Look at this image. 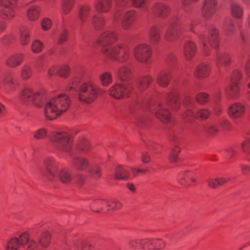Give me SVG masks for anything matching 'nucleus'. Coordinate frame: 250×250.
<instances>
[{
  "label": "nucleus",
  "instance_id": "nucleus-1",
  "mask_svg": "<svg viewBox=\"0 0 250 250\" xmlns=\"http://www.w3.org/2000/svg\"><path fill=\"white\" fill-rule=\"evenodd\" d=\"M56 150L67 153L72 156L77 151L84 154L73 159L72 165L77 170L83 171L88 169V172L94 178H99L101 175L100 167L95 164V156L90 151L89 142L85 139L80 140L75 147L72 146V139L68 132H52L49 137Z\"/></svg>",
  "mask_w": 250,
  "mask_h": 250
},
{
  "label": "nucleus",
  "instance_id": "nucleus-2",
  "mask_svg": "<svg viewBox=\"0 0 250 250\" xmlns=\"http://www.w3.org/2000/svg\"><path fill=\"white\" fill-rule=\"evenodd\" d=\"M19 99L25 104H32L39 108L44 106L45 117L49 120H53L60 116L68 109L70 104V101L65 94H61L50 98L44 89L34 92L27 86L20 91Z\"/></svg>",
  "mask_w": 250,
  "mask_h": 250
},
{
  "label": "nucleus",
  "instance_id": "nucleus-3",
  "mask_svg": "<svg viewBox=\"0 0 250 250\" xmlns=\"http://www.w3.org/2000/svg\"><path fill=\"white\" fill-rule=\"evenodd\" d=\"M117 40L115 33L108 30L101 34L98 42L105 57L119 62H125L130 57L129 48L124 43L115 44Z\"/></svg>",
  "mask_w": 250,
  "mask_h": 250
},
{
  "label": "nucleus",
  "instance_id": "nucleus-4",
  "mask_svg": "<svg viewBox=\"0 0 250 250\" xmlns=\"http://www.w3.org/2000/svg\"><path fill=\"white\" fill-rule=\"evenodd\" d=\"M79 77L71 78L65 87V90L70 94L78 96L79 100L83 102L90 103L93 102L98 94H102V91L94 85L88 82L80 84Z\"/></svg>",
  "mask_w": 250,
  "mask_h": 250
},
{
  "label": "nucleus",
  "instance_id": "nucleus-5",
  "mask_svg": "<svg viewBox=\"0 0 250 250\" xmlns=\"http://www.w3.org/2000/svg\"><path fill=\"white\" fill-rule=\"evenodd\" d=\"M195 24L196 23L193 22L189 24L183 17L173 16L167 25L165 39L172 41L189 36L188 31L195 32L197 30L194 27Z\"/></svg>",
  "mask_w": 250,
  "mask_h": 250
},
{
  "label": "nucleus",
  "instance_id": "nucleus-6",
  "mask_svg": "<svg viewBox=\"0 0 250 250\" xmlns=\"http://www.w3.org/2000/svg\"><path fill=\"white\" fill-rule=\"evenodd\" d=\"M117 75L123 83H116L111 86L108 90L109 95L116 99L129 97L135 90L132 83L128 82L130 78V69L126 66L123 65L120 67Z\"/></svg>",
  "mask_w": 250,
  "mask_h": 250
},
{
  "label": "nucleus",
  "instance_id": "nucleus-7",
  "mask_svg": "<svg viewBox=\"0 0 250 250\" xmlns=\"http://www.w3.org/2000/svg\"><path fill=\"white\" fill-rule=\"evenodd\" d=\"M44 168L40 169L41 173L48 180L53 181L59 178L63 183H68L72 179L69 171L65 169L59 170L60 164L53 157H47L44 161Z\"/></svg>",
  "mask_w": 250,
  "mask_h": 250
},
{
  "label": "nucleus",
  "instance_id": "nucleus-8",
  "mask_svg": "<svg viewBox=\"0 0 250 250\" xmlns=\"http://www.w3.org/2000/svg\"><path fill=\"white\" fill-rule=\"evenodd\" d=\"M198 37L201 49L206 56L210 54L211 47L217 48L219 45V31L213 25L204 28L198 33Z\"/></svg>",
  "mask_w": 250,
  "mask_h": 250
},
{
  "label": "nucleus",
  "instance_id": "nucleus-9",
  "mask_svg": "<svg viewBox=\"0 0 250 250\" xmlns=\"http://www.w3.org/2000/svg\"><path fill=\"white\" fill-rule=\"evenodd\" d=\"M139 108L148 110L150 112L155 114L158 118L165 123L171 122L169 112L160 104L153 102H135L130 107V110L132 112Z\"/></svg>",
  "mask_w": 250,
  "mask_h": 250
},
{
  "label": "nucleus",
  "instance_id": "nucleus-10",
  "mask_svg": "<svg viewBox=\"0 0 250 250\" xmlns=\"http://www.w3.org/2000/svg\"><path fill=\"white\" fill-rule=\"evenodd\" d=\"M118 8L128 7L132 3L135 7L142 8L147 10L146 0H114ZM110 0H96L94 3V7L96 11L101 13L108 12L111 8Z\"/></svg>",
  "mask_w": 250,
  "mask_h": 250
},
{
  "label": "nucleus",
  "instance_id": "nucleus-11",
  "mask_svg": "<svg viewBox=\"0 0 250 250\" xmlns=\"http://www.w3.org/2000/svg\"><path fill=\"white\" fill-rule=\"evenodd\" d=\"M242 77V74L238 69H235L230 76L229 82L230 85L225 89L227 95L232 98H235L241 95L240 88L238 83Z\"/></svg>",
  "mask_w": 250,
  "mask_h": 250
},
{
  "label": "nucleus",
  "instance_id": "nucleus-12",
  "mask_svg": "<svg viewBox=\"0 0 250 250\" xmlns=\"http://www.w3.org/2000/svg\"><path fill=\"white\" fill-rule=\"evenodd\" d=\"M147 171L146 168L133 167L131 168V176L127 167L119 166L116 168L114 178L119 180L131 179L139 174H145Z\"/></svg>",
  "mask_w": 250,
  "mask_h": 250
},
{
  "label": "nucleus",
  "instance_id": "nucleus-13",
  "mask_svg": "<svg viewBox=\"0 0 250 250\" xmlns=\"http://www.w3.org/2000/svg\"><path fill=\"white\" fill-rule=\"evenodd\" d=\"M242 23L238 22L237 27L239 30L240 42L243 46V50L244 53L249 56L248 60L245 65V70L247 77H250V42L248 36L241 29Z\"/></svg>",
  "mask_w": 250,
  "mask_h": 250
},
{
  "label": "nucleus",
  "instance_id": "nucleus-14",
  "mask_svg": "<svg viewBox=\"0 0 250 250\" xmlns=\"http://www.w3.org/2000/svg\"><path fill=\"white\" fill-rule=\"evenodd\" d=\"M16 0H2L0 8V17L4 20L12 19L15 14Z\"/></svg>",
  "mask_w": 250,
  "mask_h": 250
},
{
  "label": "nucleus",
  "instance_id": "nucleus-15",
  "mask_svg": "<svg viewBox=\"0 0 250 250\" xmlns=\"http://www.w3.org/2000/svg\"><path fill=\"white\" fill-rule=\"evenodd\" d=\"M151 55L150 47L145 43H140L134 50V56L136 59L142 63L147 62Z\"/></svg>",
  "mask_w": 250,
  "mask_h": 250
},
{
  "label": "nucleus",
  "instance_id": "nucleus-16",
  "mask_svg": "<svg viewBox=\"0 0 250 250\" xmlns=\"http://www.w3.org/2000/svg\"><path fill=\"white\" fill-rule=\"evenodd\" d=\"M218 8L217 0H204L202 7V15L206 20L212 19Z\"/></svg>",
  "mask_w": 250,
  "mask_h": 250
},
{
  "label": "nucleus",
  "instance_id": "nucleus-17",
  "mask_svg": "<svg viewBox=\"0 0 250 250\" xmlns=\"http://www.w3.org/2000/svg\"><path fill=\"white\" fill-rule=\"evenodd\" d=\"M16 87V83L10 73L0 77V92L7 94L15 89Z\"/></svg>",
  "mask_w": 250,
  "mask_h": 250
},
{
  "label": "nucleus",
  "instance_id": "nucleus-18",
  "mask_svg": "<svg viewBox=\"0 0 250 250\" xmlns=\"http://www.w3.org/2000/svg\"><path fill=\"white\" fill-rule=\"evenodd\" d=\"M195 104V102L190 96H187L184 98L183 102V107L185 110V113L183 115V118H187L188 120H190L195 117L193 111Z\"/></svg>",
  "mask_w": 250,
  "mask_h": 250
},
{
  "label": "nucleus",
  "instance_id": "nucleus-19",
  "mask_svg": "<svg viewBox=\"0 0 250 250\" xmlns=\"http://www.w3.org/2000/svg\"><path fill=\"white\" fill-rule=\"evenodd\" d=\"M165 100L167 106L174 110H177L181 106L178 92L175 89L171 90L167 94Z\"/></svg>",
  "mask_w": 250,
  "mask_h": 250
},
{
  "label": "nucleus",
  "instance_id": "nucleus-20",
  "mask_svg": "<svg viewBox=\"0 0 250 250\" xmlns=\"http://www.w3.org/2000/svg\"><path fill=\"white\" fill-rule=\"evenodd\" d=\"M137 17V16L135 11H127L124 15L121 21L122 28L125 30L130 29L136 20Z\"/></svg>",
  "mask_w": 250,
  "mask_h": 250
},
{
  "label": "nucleus",
  "instance_id": "nucleus-21",
  "mask_svg": "<svg viewBox=\"0 0 250 250\" xmlns=\"http://www.w3.org/2000/svg\"><path fill=\"white\" fill-rule=\"evenodd\" d=\"M152 13L155 16L165 18L167 16L170 12L168 5L163 3H156L152 7Z\"/></svg>",
  "mask_w": 250,
  "mask_h": 250
},
{
  "label": "nucleus",
  "instance_id": "nucleus-22",
  "mask_svg": "<svg viewBox=\"0 0 250 250\" xmlns=\"http://www.w3.org/2000/svg\"><path fill=\"white\" fill-rule=\"evenodd\" d=\"M24 60V54L15 53L9 55L5 60V64L10 68H16L20 65Z\"/></svg>",
  "mask_w": 250,
  "mask_h": 250
},
{
  "label": "nucleus",
  "instance_id": "nucleus-23",
  "mask_svg": "<svg viewBox=\"0 0 250 250\" xmlns=\"http://www.w3.org/2000/svg\"><path fill=\"white\" fill-rule=\"evenodd\" d=\"M245 111V106L241 103H236L230 105L228 114L230 118L237 119L241 117L244 114Z\"/></svg>",
  "mask_w": 250,
  "mask_h": 250
},
{
  "label": "nucleus",
  "instance_id": "nucleus-24",
  "mask_svg": "<svg viewBox=\"0 0 250 250\" xmlns=\"http://www.w3.org/2000/svg\"><path fill=\"white\" fill-rule=\"evenodd\" d=\"M178 180L182 185L191 186L195 181L194 174L189 171L181 172L178 175Z\"/></svg>",
  "mask_w": 250,
  "mask_h": 250
},
{
  "label": "nucleus",
  "instance_id": "nucleus-25",
  "mask_svg": "<svg viewBox=\"0 0 250 250\" xmlns=\"http://www.w3.org/2000/svg\"><path fill=\"white\" fill-rule=\"evenodd\" d=\"M215 61L217 66H228L231 62L230 55L225 51H217L216 53Z\"/></svg>",
  "mask_w": 250,
  "mask_h": 250
},
{
  "label": "nucleus",
  "instance_id": "nucleus-26",
  "mask_svg": "<svg viewBox=\"0 0 250 250\" xmlns=\"http://www.w3.org/2000/svg\"><path fill=\"white\" fill-rule=\"evenodd\" d=\"M69 74V68L66 65H63L62 67L53 65L51 66L48 71V75L52 76L56 74H58L60 76L66 77Z\"/></svg>",
  "mask_w": 250,
  "mask_h": 250
},
{
  "label": "nucleus",
  "instance_id": "nucleus-27",
  "mask_svg": "<svg viewBox=\"0 0 250 250\" xmlns=\"http://www.w3.org/2000/svg\"><path fill=\"white\" fill-rule=\"evenodd\" d=\"M236 30L234 22L230 18H227L225 20L223 31L225 36L230 37L234 35Z\"/></svg>",
  "mask_w": 250,
  "mask_h": 250
},
{
  "label": "nucleus",
  "instance_id": "nucleus-28",
  "mask_svg": "<svg viewBox=\"0 0 250 250\" xmlns=\"http://www.w3.org/2000/svg\"><path fill=\"white\" fill-rule=\"evenodd\" d=\"M196 51L195 44L191 41H186L183 47V54L187 60H191Z\"/></svg>",
  "mask_w": 250,
  "mask_h": 250
},
{
  "label": "nucleus",
  "instance_id": "nucleus-29",
  "mask_svg": "<svg viewBox=\"0 0 250 250\" xmlns=\"http://www.w3.org/2000/svg\"><path fill=\"white\" fill-rule=\"evenodd\" d=\"M210 72V67L207 63H201L195 68L194 71L195 77L204 78L208 77Z\"/></svg>",
  "mask_w": 250,
  "mask_h": 250
},
{
  "label": "nucleus",
  "instance_id": "nucleus-30",
  "mask_svg": "<svg viewBox=\"0 0 250 250\" xmlns=\"http://www.w3.org/2000/svg\"><path fill=\"white\" fill-rule=\"evenodd\" d=\"M161 27L153 26L149 30V40L152 44H157L160 40V28Z\"/></svg>",
  "mask_w": 250,
  "mask_h": 250
},
{
  "label": "nucleus",
  "instance_id": "nucleus-31",
  "mask_svg": "<svg viewBox=\"0 0 250 250\" xmlns=\"http://www.w3.org/2000/svg\"><path fill=\"white\" fill-rule=\"evenodd\" d=\"M170 79V72L168 70H165L161 72L156 79L157 83L163 87L167 85Z\"/></svg>",
  "mask_w": 250,
  "mask_h": 250
},
{
  "label": "nucleus",
  "instance_id": "nucleus-32",
  "mask_svg": "<svg viewBox=\"0 0 250 250\" xmlns=\"http://www.w3.org/2000/svg\"><path fill=\"white\" fill-rule=\"evenodd\" d=\"M40 7L37 5H33L29 7L27 10V16L31 21H35L39 16L40 13Z\"/></svg>",
  "mask_w": 250,
  "mask_h": 250
},
{
  "label": "nucleus",
  "instance_id": "nucleus-33",
  "mask_svg": "<svg viewBox=\"0 0 250 250\" xmlns=\"http://www.w3.org/2000/svg\"><path fill=\"white\" fill-rule=\"evenodd\" d=\"M92 23L96 30L100 31L104 27L105 21L104 16L96 14L93 17Z\"/></svg>",
  "mask_w": 250,
  "mask_h": 250
},
{
  "label": "nucleus",
  "instance_id": "nucleus-34",
  "mask_svg": "<svg viewBox=\"0 0 250 250\" xmlns=\"http://www.w3.org/2000/svg\"><path fill=\"white\" fill-rule=\"evenodd\" d=\"M38 240L40 245L42 248L47 247L51 240L50 233L47 230L43 231L38 237Z\"/></svg>",
  "mask_w": 250,
  "mask_h": 250
},
{
  "label": "nucleus",
  "instance_id": "nucleus-35",
  "mask_svg": "<svg viewBox=\"0 0 250 250\" xmlns=\"http://www.w3.org/2000/svg\"><path fill=\"white\" fill-rule=\"evenodd\" d=\"M228 180L229 179L226 177H218L209 178L207 180V183L210 188H216L227 183Z\"/></svg>",
  "mask_w": 250,
  "mask_h": 250
},
{
  "label": "nucleus",
  "instance_id": "nucleus-36",
  "mask_svg": "<svg viewBox=\"0 0 250 250\" xmlns=\"http://www.w3.org/2000/svg\"><path fill=\"white\" fill-rule=\"evenodd\" d=\"M221 99V92L220 90H216L213 94V101L214 105L213 106V112L216 115H219L222 112V109L221 105L218 104Z\"/></svg>",
  "mask_w": 250,
  "mask_h": 250
},
{
  "label": "nucleus",
  "instance_id": "nucleus-37",
  "mask_svg": "<svg viewBox=\"0 0 250 250\" xmlns=\"http://www.w3.org/2000/svg\"><path fill=\"white\" fill-rule=\"evenodd\" d=\"M152 80L149 76L138 79L136 83L135 89L142 91L146 88Z\"/></svg>",
  "mask_w": 250,
  "mask_h": 250
},
{
  "label": "nucleus",
  "instance_id": "nucleus-38",
  "mask_svg": "<svg viewBox=\"0 0 250 250\" xmlns=\"http://www.w3.org/2000/svg\"><path fill=\"white\" fill-rule=\"evenodd\" d=\"M244 137L245 140L242 144V149L248 159L250 161V130L244 135Z\"/></svg>",
  "mask_w": 250,
  "mask_h": 250
},
{
  "label": "nucleus",
  "instance_id": "nucleus-39",
  "mask_svg": "<svg viewBox=\"0 0 250 250\" xmlns=\"http://www.w3.org/2000/svg\"><path fill=\"white\" fill-rule=\"evenodd\" d=\"M200 131L213 135L219 130L218 125L214 124H209L200 127Z\"/></svg>",
  "mask_w": 250,
  "mask_h": 250
},
{
  "label": "nucleus",
  "instance_id": "nucleus-40",
  "mask_svg": "<svg viewBox=\"0 0 250 250\" xmlns=\"http://www.w3.org/2000/svg\"><path fill=\"white\" fill-rule=\"evenodd\" d=\"M75 0H62L61 2V13L66 15L73 8Z\"/></svg>",
  "mask_w": 250,
  "mask_h": 250
},
{
  "label": "nucleus",
  "instance_id": "nucleus-41",
  "mask_svg": "<svg viewBox=\"0 0 250 250\" xmlns=\"http://www.w3.org/2000/svg\"><path fill=\"white\" fill-rule=\"evenodd\" d=\"M230 10L232 16L236 19H241L243 17V8L237 3L231 2Z\"/></svg>",
  "mask_w": 250,
  "mask_h": 250
},
{
  "label": "nucleus",
  "instance_id": "nucleus-42",
  "mask_svg": "<svg viewBox=\"0 0 250 250\" xmlns=\"http://www.w3.org/2000/svg\"><path fill=\"white\" fill-rule=\"evenodd\" d=\"M33 74L31 66L29 63L24 64L21 70V78L23 80L29 79Z\"/></svg>",
  "mask_w": 250,
  "mask_h": 250
},
{
  "label": "nucleus",
  "instance_id": "nucleus-43",
  "mask_svg": "<svg viewBox=\"0 0 250 250\" xmlns=\"http://www.w3.org/2000/svg\"><path fill=\"white\" fill-rule=\"evenodd\" d=\"M90 11L89 6L84 5L80 7L78 16L79 19L82 22H84L89 17Z\"/></svg>",
  "mask_w": 250,
  "mask_h": 250
},
{
  "label": "nucleus",
  "instance_id": "nucleus-44",
  "mask_svg": "<svg viewBox=\"0 0 250 250\" xmlns=\"http://www.w3.org/2000/svg\"><path fill=\"white\" fill-rule=\"evenodd\" d=\"M108 202L105 200H96L91 205V209L94 211L100 212L104 207H107Z\"/></svg>",
  "mask_w": 250,
  "mask_h": 250
},
{
  "label": "nucleus",
  "instance_id": "nucleus-45",
  "mask_svg": "<svg viewBox=\"0 0 250 250\" xmlns=\"http://www.w3.org/2000/svg\"><path fill=\"white\" fill-rule=\"evenodd\" d=\"M20 42L22 45H27L30 40V31L26 27H23L21 30Z\"/></svg>",
  "mask_w": 250,
  "mask_h": 250
},
{
  "label": "nucleus",
  "instance_id": "nucleus-46",
  "mask_svg": "<svg viewBox=\"0 0 250 250\" xmlns=\"http://www.w3.org/2000/svg\"><path fill=\"white\" fill-rule=\"evenodd\" d=\"M54 35L57 34L58 36V43L61 44L64 42L67 39L68 33L67 30L65 27L62 26L57 32L53 33Z\"/></svg>",
  "mask_w": 250,
  "mask_h": 250
},
{
  "label": "nucleus",
  "instance_id": "nucleus-47",
  "mask_svg": "<svg viewBox=\"0 0 250 250\" xmlns=\"http://www.w3.org/2000/svg\"><path fill=\"white\" fill-rule=\"evenodd\" d=\"M100 79L103 86H106L112 82L111 74L108 72H103L100 76Z\"/></svg>",
  "mask_w": 250,
  "mask_h": 250
},
{
  "label": "nucleus",
  "instance_id": "nucleus-48",
  "mask_svg": "<svg viewBox=\"0 0 250 250\" xmlns=\"http://www.w3.org/2000/svg\"><path fill=\"white\" fill-rule=\"evenodd\" d=\"M152 238L141 239V249L153 250Z\"/></svg>",
  "mask_w": 250,
  "mask_h": 250
},
{
  "label": "nucleus",
  "instance_id": "nucleus-49",
  "mask_svg": "<svg viewBox=\"0 0 250 250\" xmlns=\"http://www.w3.org/2000/svg\"><path fill=\"white\" fill-rule=\"evenodd\" d=\"M33 136L38 140L45 139L47 136V130L45 128H41L34 132Z\"/></svg>",
  "mask_w": 250,
  "mask_h": 250
},
{
  "label": "nucleus",
  "instance_id": "nucleus-50",
  "mask_svg": "<svg viewBox=\"0 0 250 250\" xmlns=\"http://www.w3.org/2000/svg\"><path fill=\"white\" fill-rule=\"evenodd\" d=\"M166 243L160 238H152L153 250H160L165 247Z\"/></svg>",
  "mask_w": 250,
  "mask_h": 250
},
{
  "label": "nucleus",
  "instance_id": "nucleus-51",
  "mask_svg": "<svg viewBox=\"0 0 250 250\" xmlns=\"http://www.w3.org/2000/svg\"><path fill=\"white\" fill-rule=\"evenodd\" d=\"M43 48L42 43L39 40H35L32 43L31 50L35 53H39Z\"/></svg>",
  "mask_w": 250,
  "mask_h": 250
},
{
  "label": "nucleus",
  "instance_id": "nucleus-52",
  "mask_svg": "<svg viewBox=\"0 0 250 250\" xmlns=\"http://www.w3.org/2000/svg\"><path fill=\"white\" fill-rule=\"evenodd\" d=\"M183 10L185 13H188L189 11V6L191 2H196L199 0H180Z\"/></svg>",
  "mask_w": 250,
  "mask_h": 250
},
{
  "label": "nucleus",
  "instance_id": "nucleus-53",
  "mask_svg": "<svg viewBox=\"0 0 250 250\" xmlns=\"http://www.w3.org/2000/svg\"><path fill=\"white\" fill-rule=\"evenodd\" d=\"M180 152V148L176 146L171 151L169 155V160L171 162H176L178 159V154Z\"/></svg>",
  "mask_w": 250,
  "mask_h": 250
},
{
  "label": "nucleus",
  "instance_id": "nucleus-54",
  "mask_svg": "<svg viewBox=\"0 0 250 250\" xmlns=\"http://www.w3.org/2000/svg\"><path fill=\"white\" fill-rule=\"evenodd\" d=\"M141 239H130L128 242L129 247L132 249H141Z\"/></svg>",
  "mask_w": 250,
  "mask_h": 250
},
{
  "label": "nucleus",
  "instance_id": "nucleus-55",
  "mask_svg": "<svg viewBox=\"0 0 250 250\" xmlns=\"http://www.w3.org/2000/svg\"><path fill=\"white\" fill-rule=\"evenodd\" d=\"M121 207V203L114 200L108 202L107 210H116L120 208Z\"/></svg>",
  "mask_w": 250,
  "mask_h": 250
},
{
  "label": "nucleus",
  "instance_id": "nucleus-56",
  "mask_svg": "<svg viewBox=\"0 0 250 250\" xmlns=\"http://www.w3.org/2000/svg\"><path fill=\"white\" fill-rule=\"evenodd\" d=\"M196 101L200 104H205L208 101V95L206 93H200L196 97Z\"/></svg>",
  "mask_w": 250,
  "mask_h": 250
},
{
  "label": "nucleus",
  "instance_id": "nucleus-57",
  "mask_svg": "<svg viewBox=\"0 0 250 250\" xmlns=\"http://www.w3.org/2000/svg\"><path fill=\"white\" fill-rule=\"evenodd\" d=\"M209 114L210 113L208 110L203 109L197 112L196 117L198 119H206L208 118Z\"/></svg>",
  "mask_w": 250,
  "mask_h": 250
},
{
  "label": "nucleus",
  "instance_id": "nucleus-58",
  "mask_svg": "<svg viewBox=\"0 0 250 250\" xmlns=\"http://www.w3.org/2000/svg\"><path fill=\"white\" fill-rule=\"evenodd\" d=\"M41 25L43 30L45 31L48 30L52 25V22L49 19L45 18L42 20Z\"/></svg>",
  "mask_w": 250,
  "mask_h": 250
},
{
  "label": "nucleus",
  "instance_id": "nucleus-59",
  "mask_svg": "<svg viewBox=\"0 0 250 250\" xmlns=\"http://www.w3.org/2000/svg\"><path fill=\"white\" fill-rule=\"evenodd\" d=\"M14 40H15L14 35H13V34H7L0 40V42L3 44H8V43L12 42Z\"/></svg>",
  "mask_w": 250,
  "mask_h": 250
},
{
  "label": "nucleus",
  "instance_id": "nucleus-60",
  "mask_svg": "<svg viewBox=\"0 0 250 250\" xmlns=\"http://www.w3.org/2000/svg\"><path fill=\"white\" fill-rule=\"evenodd\" d=\"M44 65V62L42 58H40L35 64V68L38 72H41L43 71V67Z\"/></svg>",
  "mask_w": 250,
  "mask_h": 250
},
{
  "label": "nucleus",
  "instance_id": "nucleus-61",
  "mask_svg": "<svg viewBox=\"0 0 250 250\" xmlns=\"http://www.w3.org/2000/svg\"><path fill=\"white\" fill-rule=\"evenodd\" d=\"M79 245H80L82 250H95L92 246L85 242H80Z\"/></svg>",
  "mask_w": 250,
  "mask_h": 250
},
{
  "label": "nucleus",
  "instance_id": "nucleus-62",
  "mask_svg": "<svg viewBox=\"0 0 250 250\" xmlns=\"http://www.w3.org/2000/svg\"><path fill=\"white\" fill-rule=\"evenodd\" d=\"M235 153V151L232 147H228L225 151V156L227 158H229L234 155Z\"/></svg>",
  "mask_w": 250,
  "mask_h": 250
},
{
  "label": "nucleus",
  "instance_id": "nucleus-63",
  "mask_svg": "<svg viewBox=\"0 0 250 250\" xmlns=\"http://www.w3.org/2000/svg\"><path fill=\"white\" fill-rule=\"evenodd\" d=\"M241 169L244 175H247L250 173V167L247 165H242Z\"/></svg>",
  "mask_w": 250,
  "mask_h": 250
},
{
  "label": "nucleus",
  "instance_id": "nucleus-64",
  "mask_svg": "<svg viewBox=\"0 0 250 250\" xmlns=\"http://www.w3.org/2000/svg\"><path fill=\"white\" fill-rule=\"evenodd\" d=\"M6 112V108L5 105L1 102H0V118H2L4 116Z\"/></svg>",
  "mask_w": 250,
  "mask_h": 250
}]
</instances>
